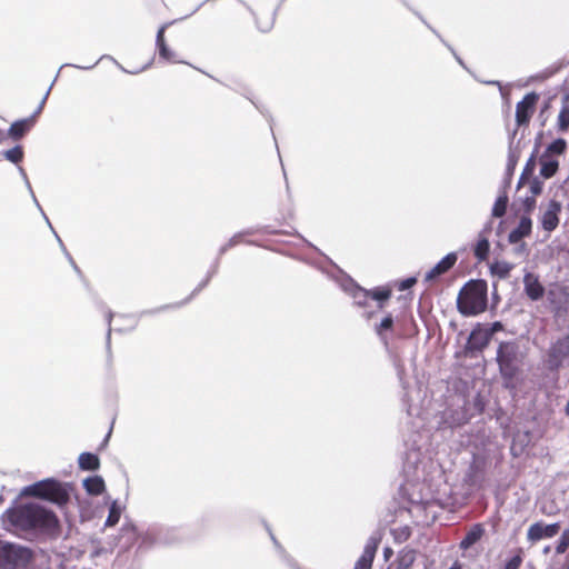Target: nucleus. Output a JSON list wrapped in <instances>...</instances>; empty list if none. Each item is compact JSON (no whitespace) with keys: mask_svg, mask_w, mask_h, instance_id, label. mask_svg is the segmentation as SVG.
Segmentation results:
<instances>
[{"mask_svg":"<svg viewBox=\"0 0 569 569\" xmlns=\"http://www.w3.org/2000/svg\"><path fill=\"white\" fill-rule=\"evenodd\" d=\"M540 176L549 179L556 174L559 168V161L548 153L540 157Z\"/></svg>","mask_w":569,"mask_h":569,"instance_id":"17","label":"nucleus"},{"mask_svg":"<svg viewBox=\"0 0 569 569\" xmlns=\"http://www.w3.org/2000/svg\"><path fill=\"white\" fill-rule=\"evenodd\" d=\"M19 172H20V174H21V177H22V179H23V181H24V184H26V187H27V189H28V191H29V193H30V196H31V198H32L33 203H34V204H36V207L39 209V211L41 212V214H42L43 219L46 220L47 224L49 226V228H50V229L52 230V232L54 233V237L57 238V240H58V242H59V244H60V247H61L62 251H63V252H64V254L67 256V258H68L69 262L71 263V266L73 267V269H74V270L79 271V269H78L77 264L74 263V261H73L72 257L68 253V251H67V249H66V247H64L63 242L61 241L60 237L57 234V232H56V231H54V229L52 228V226H51V223H50V220L48 219L47 214H46V213H44V211L42 210V208H41V206H40V203H39V201H38V199H37L36 194H34V192H33V190H32V187H31V184H30V181H29V179H28V176H27V173H26V171H24V169H23L22 167H19Z\"/></svg>","mask_w":569,"mask_h":569,"instance_id":"11","label":"nucleus"},{"mask_svg":"<svg viewBox=\"0 0 569 569\" xmlns=\"http://www.w3.org/2000/svg\"><path fill=\"white\" fill-rule=\"evenodd\" d=\"M154 529H148L144 533L140 535L142 546H151L153 543Z\"/></svg>","mask_w":569,"mask_h":569,"instance_id":"33","label":"nucleus"},{"mask_svg":"<svg viewBox=\"0 0 569 569\" xmlns=\"http://www.w3.org/2000/svg\"><path fill=\"white\" fill-rule=\"evenodd\" d=\"M521 561L522 560L520 556H515L507 561L503 569H519Z\"/></svg>","mask_w":569,"mask_h":569,"instance_id":"35","label":"nucleus"},{"mask_svg":"<svg viewBox=\"0 0 569 569\" xmlns=\"http://www.w3.org/2000/svg\"><path fill=\"white\" fill-rule=\"evenodd\" d=\"M482 328L485 330H487L489 332V336L492 338L493 333L497 332V331H500L502 330V323L499 322V321H496L491 325H488V326H482Z\"/></svg>","mask_w":569,"mask_h":569,"instance_id":"36","label":"nucleus"},{"mask_svg":"<svg viewBox=\"0 0 569 569\" xmlns=\"http://www.w3.org/2000/svg\"><path fill=\"white\" fill-rule=\"evenodd\" d=\"M531 228H532V221L529 217H522L517 226L516 229H513L510 233H509V242L511 243H517L519 242L522 238L527 237L530 234L531 232Z\"/></svg>","mask_w":569,"mask_h":569,"instance_id":"16","label":"nucleus"},{"mask_svg":"<svg viewBox=\"0 0 569 569\" xmlns=\"http://www.w3.org/2000/svg\"><path fill=\"white\" fill-rule=\"evenodd\" d=\"M157 49L160 58L171 62H180L177 60L176 53L167 46V43L158 46Z\"/></svg>","mask_w":569,"mask_h":569,"instance_id":"29","label":"nucleus"},{"mask_svg":"<svg viewBox=\"0 0 569 569\" xmlns=\"http://www.w3.org/2000/svg\"><path fill=\"white\" fill-rule=\"evenodd\" d=\"M22 495L42 498L60 506L69 500L67 486L54 479H46L27 486L23 488Z\"/></svg>","mask_w":569,"mask_h":569,"instance_id":"4","label":"nucleus"},{"mask_svg":"<svg viewBox=\"0 0 569 569\" xmlns=\"http://www.w3.org/2000/svg\"><path fill=\"white\" fill-rule=\"evenodd\" d=\"M97 63H98V61L94 64L89 66V67H82V66H76V64H71V66L74 68H78V69L89 70V69L93 68Z\"/></svg>","mask_w":569,"mask_h":569,"instance_id":"43","label":"nucleus"},{"mask_svg":"<svg viewBox=\"0 0 569 569\" xmlns=\"http://www.w3.org/2000/svg\"><path fill=\"white\" fill-rule=\"evenodd\" d=\"M52 86H53V83H51V84H50V87L48 88V90H47V92L44 93V96H43L42 100L40 101V103H39V106H38L37 110L34 111L33 117L38 116V114L42 111L43 106H44V103H46V101H47V99H48V97H49V94H50V91H51V89H52Z\"/></svg>","mask_w":569,"mask_h":569,"instance_id":"38","label":"nucleus"},{"mask_svg":"<svg viewBox=\"0 0 569 569\" xmlns=\"http://www.w3.org/2000/svg\"><path fill=\"white\" fill-rule=\"evenodd\" d=\"M569 356V336L559 339L549 350L547 365L549 369H558L562 361Z\"/></svg>","mask_w":569,"mask_h":569,"instance_id":"7","label":"nucleus"},{"mask_svg":"<svg viewBox=\"0 0 569 569\" xmlns=\"http://www.w3.org/2000/svg\"><path fill=\"white\" fill-rule=\"evenodd\" d=\"M58 77H59V73H56V76L53 78V82L57 81Z\"/></svg>","mask_w":569,"mask_h":569,"instance_id":"48","label":"nucleus"},{"mask_svg":"<svg viewBox=\"0 0 569 569\" xmlns=\"http://www.w3.org/2000/svg\"><path fill=\"white\" fill-rule=\"evenodd\" d=\"M559 529V523L545 525L543 522H535L529 527L527 531V539L535 543L543 538L555 537Z\"/></svg>","mask_w":569,"mask_h":569,"instance_id":"10","label":"nucleus"},{"mask_svg":"<svg viewBox=\"0 0 569 569\" xmlns=\"http://www.w3.org/2000/svg\"><path fill=\"white\" fill-rule=\"evenodd\" d=\"M558 127L561 131L569 128V108L563 107L558 114Z\"/></svg>","mask_w":569,"mask_h":569,"instance_id":"32","label":"nucleus"},{"mask_svg":"<svg viewBox=\"0 0 569 569\" xmlns=\"http://www.w3.org/2000/svg\"><path fill=\"white\" fill-rule=\"evenodd\" d=\"M449 569H461L458 562H455Z\"/></svg>","mask_w":569,"mask_h":569,"instance_id":"45","label":"nucleus"},{"mask_svg":"<svg viewBox=\"0 0 569 569\" xmlns=\"http://www.w3.org/2000/svg\"><path fill=\"white\" fill-rule=\"evenodd\" d=\"M490 339L491 337L489 336V332L485 330L482 326H478L469 336L468 349L472 351H481L488 346Z\"/></svg>","mask_w":569,"mask_h":569,"instance_id":"15","label":"nucleus"},{"mask_svg":"<svg viewBox=\"0 0 569 569\" xmlns=\"http://www.w3.org/2000/svg\"><path fill=\"white\" fill-rule=\"evenodd\" d=\"M32 124V118L18 120L10 126L8 133L14 140L20 139L24 136L26 132L30 130Z\"/></svg>","mask_w":569,"mask_h":569,"instance_id":"21","label":"nucleus"},{"mask_svg":"<svg viewBox=\"0 0 569 569\" xmlns=\"http://www.w3.org/2000/svg\"><path fill=\"white\" fill-rule=\"evenodd\" d=\"M30 560L28 548L0 540V569H27Z\"/></svg>","mask_w":569,"mask_h":569,"instance_id":"5","label":"nucleus"},{"mask_svg":"<svg viewBox=\"0 0 569 569\" xmlns=\"http://www.w3.org/2000/svg\"><path fill=\"white\" fill-rule=\"evenodd\" d=\"M416 561V551L405 548L399 551L395 561V569H410Z\"/></svg>","mask_w":569,"mask_h":569,"instance_id":"20","label":"nucleus"},{"mask_svg":"<svg viewBox=\"0 0 569 569\" xmlns=\"http://www.w3.org/2000/svg\"><path fill=\"white\" fill-rule=\"evenodd\" d=\"M121 512H122V508L118 503V501H116V500L112 501V503L110 505V508H109V513H108L107 520L104 522V526L106 527L116 526L120 520Z\"/></svg>","mask_w":569,"mask_h":569,"instance_id":"25","label":"nucleus"},{"mask_svg":"<svg viewBox=\"0 0 569 569\" xmlns=\"http://www.w3.org/2000/svg\"><path fill=\"white\" fill-rule=\"evenodd\" d=\"M512 268L513 266L507 261H497L491 266V271L499 278L505 279L509 276Z\"/></svg>","mask_w":569,"mask_h":569,"instance_id":"26","label":"nucleus"},{"mask_svg":"<svg viewBox=\"0 0 569 569\" xmlns=\"http://www.w3.org/2000/svg\"><path fill=\"white\" fill-rule=\"evenodd\" d=\"M58 77H59V73H56V76L53 78V82L57 81Z\"/></svg>","mask_w":569,"mask_h":569,"instance_id":"47","label":"nucleus"},{"mask_svg":"<svg viewBox=\"0 0 569 569\" xmlns=\"http://www.w3.org/2000/svg\"><path fill=\"white\" fill-rule=\"evenodd\" d=\"M538 101V94L535 92L528 93L523 97L521 101H519L516 106V121L518 126H522L529 122L533 111L535 106Z\"/></svg>","mask_w":569,"mask_h":569,"instance_id":"9","label":"nucleus"},{"mask_svg":"<svg viewBox=\"0 0 569 569\" xmlns=\"http://www.w3.org/2000/svg\"><path fill=\"white\" fill-rule=\"evenodd\" d=\"M2 520L8 528L21 531L53 532L59 525L57 516L39 503L20 505L8 509Z\"/></svg>","mask_w":569,"mask_h":569,"instance_id":"1","label":"nucleus"},{"mask_svg":"<svg viewBox=\"0 0 569 569\" xmlns=\"http://www.w3.org/2000/svg\"><path fill=\"white\" fill-rule=\"evenodd\" d=\"M211 274H212V273H210V274L207 277V279H206V280H204V281H203V282H202V283H201V284H200L196 290H194L193 295H194L196 292L200 291L204 286H207V283H208V281H209V279H210Z\"/></svg>","mask_w":569,"mask_h":569,"instance_id":"41","label":"nucleus"},{"mask_svg":"<svg viewBox=\"0 0 569 569\" xmlns=\"http://www.w3.org/2000/svg\"><path fill=\"white\" fill-rule=\"evenodd\" d=\"M341 288L352 298L355 305L361 308H367L369 300H375L377 302V308L382 309L383 302L391 297V290L388 288H375L369 291L359 287L350 278H346L341 281Z\"/></svg>","mask_w":569,"mask_h":569,"instance_id":"3","label":"nucleus"},{"mask_svg":"<svg viewBox=\"0 0 569 569\" xmlns=\"http://www.w3.org/2000/svg\"><path fill=\"white\" fill-rule=\"evenodd\" d=\"M111 319H112V313L108 312L107 313V321H108L109 326H110ZM110 333H111V328L109 327V329H108V340L110 339Z\"/></svg>","mask_w":569,"mask_h":569,"instance_id":"42","label":"nucleus"},{"mask_svg":"<svg viewBox=\"0 0 569 569\" xmlns=\"http://www.w3.org/2000/svg\"><path fill=\"white\" fill-rule=\"evenodd\" d=\"M489 241L486 238H480L477 241L476 248H475V256L479 260L486 259L488 252H489Z\"/></svg>","mask_w":569,"mask_h":569,"instance_id":"28","label":"nucleus"},{"mask_svg":"<svg viewBox=\"0 0 569 569\" xmlns=\"http://www.w3.org/2000/svg\"><path fill=\"white\" fill-rule=\"evenodd\" d=\"M561 211V203L557 200H550L543 208L540 223L543 230L551 232L559 224V213Z\"/></svg>","mask_w":569,"mask_h":569,"instance_id":"8","label":"nucleus"},{"mask_svg":"<svg viewBox=\"0 0 569 569\" xmlns=\"http://www.w3.org/2000/svg\"><path fill=\"white\" fill-rule=\"evenodd\" d=\"M568 547H569V529H566L561 533V536H560V538H559V540L557 542L556 552L561 555V553L566 552Z\"/></svg>","mask_w":569,"mask_h":569,"instance_id":"31","label":"nucleus"},{"mask_svg":"<svg viewBox=\"0 0 569 569\" xmlns=\"http://www.w3.org/2000/svg\"><path fill=\"white\" fill-rule=\"evenodd\" d=\"M416 282L417 279L415 277L407 278L399 283V290L410 289Z\"/></svg>","mask_w":569,"mask_h":569,"instance_id":"37","label":"nucleus"},{"mask_svg":"<svg viewBox=\"0 0 569 569\" xmlns=\"http://www.w3.org/2000/svg\"><path fill=\"white\" fill-rule=\"evenodd\" d=\"M239 241V236L232 237L229 242L220 248V254L224 253L228 248L233 247Z\"/></svg>","mask_w":569,"mask_h":569,"instance_id":"39","label":"nucleus"},{"mask_svg":"<svg viewBox=\"0 0 569 569\" xmlns=\"http://www.w3.org/2000/svg\"><path fill=\"white\" fill-rule=\"evenodd\" d=\"M508 207V196L506 192H501L498 198L496 199L491 214L493 218H501L506 214Z\"/></svg>","mask_w":569,"mask_h":569,"instance_id":"24","label":"nucleus"},{"mask_svg":"<svg viewBox=\"0 0 569 569\" xmlns=\"http://www.w3.org/2000/svg\"><path fill=\"white\" fill-rule=\"evenodd\" d=\"M2 156L13 163H19L23 158V150L20 146H16L12 149L4 151Z\"/></svg>","mask_w":569,"mask_h":569,"instance_id":"27","label":"nucleus"},{"mask_svg":"<svg viewBox=\"0 0 569 569\" xmlns=\"http://www.w3.org/2000/svg\"><path fill=\"white\" fill-rule=\"evenodd\" d=\"M523 287L527 297L532 301L541 299L545 295V288L540 283L538 276L531 272H527L523 276Z\"/></svg>","mask_w":569,"mask_h":569,"instance_id":"13","label":"nucleus"},{"mask_svg":"<svg viewBox=\"0 0 569 569\" xmlns=\"http://www.w3.org/2000/svg\"><path fill=\"white\" fill-rule=\"evenodd\" d=\"M83 487L89 495L98 496L104 490V481L100 476L89 477L83 480Z\"/></svg>","mask_w":569,"mask_h":569,"instance_id":"23","label":"nucleus"},{"mask_svg":"<svg viewBox=\"0 0 569 569\" xmlns=\"http://www.w3.org/2000/svg\"><path fill=\"white\" fill-rule=\"evenodd\" d=\"M458 257L455 252H450L445 256L433 268H431L425 276V281H432L441 274L446 273L451 269Z\"/></svg>","mask_w":569,"mask_h":569,"instance_id":"14","label":"nucleus"},{"mask_svg":"<svg viewBox=\"0 0 569 569\" xmlns=\"http://www.w3.org/2000/svg\"><path fill=\"white\" fill-rule=\"evenodd\" d=\"M566 147H567V143L563 139H557L548 146L546 153L549 154V152H550V153H555V154H561L565 152Z\"/></svg>","mask_w":569,"mask_h":569,"instance_id":"30","label":"nucleus"},{"mask_svg":"<svg viewBox=\"0 0 569 569\" xmlns=\"http://www.w3.org/2000/svg\"><path fill=\"white\" fill-rule=\"evenodd\" d=\"M148 67H149V63H148L147 66H144L143 68H141L140 70L129 71V72H130L131 74H136V73H139L140 71L146 70Z\"/></svg>","mask_w":569,"mask_h":569,"instance_id":"44","label":"nucleus"},{"mask_svg":"<svg viewBox=\"0 0 569 569\" xmlns=\"http://www.w3.org/2000/svg\"><path fill=\"white\" fill-rule=\"evenodd\" d=\"M485 533V528L481 523L473 525L470 530L466 533L465 538L460 541L459 547L463 550L469 549L476 542H478Z\"/></svg>","mask_w":569,"mask_h":569,"instance_id":"18","label":"nucleus"},{"mask_svg":"<svg viewBox=\"0 0 569 569\" xmlns=\"http://www.w3.org/2000/svg\"><path fill=\"white\" fill-rule=\"evenodd\" d=\"M58 77H59V73H56V76L53 78V82L57 81Z\"/></svg>","mask_w":569,"mask_h":569,"instance_id":"49","label":"nucleus"},{"mask_svg":"<svg viewBox=\"0 0 569 569\" xmlns=\"http://www.w3.org/2000/svg\"><path fill=\"white\" fill-rule=\"evenodd\" d=\"M457 306L463 316H476L487 308V283L483 280L468 282L459 292Z\"/></svg>","mask_w":569,"mask_h":569,"instance_id":"2","label":"nucleus"},{"mask_svg":"<svg viewBox=\"0 0 569 569\" xmlns=\"http://www.w3.org/2000/svg\"><path fill=\"white\" fill-rule=\"evenodd\" d=\"M393 327V318L391 315L385 316L379 323L375 325V332L379 337L380 341L385 345V347L389 346V336L388 332Z\"/></svg>","mask_w":569,"mask_h":569,"instance_id":"19","label":"nucleus"},{"mask_svg":"<svg viewBox=\"0 0 569 569\" xmlns=\"http://www.w3.org/2000/svg\"><path fill=\"white\" fill-rule=\"evenodd\" d=\"M393 555V550L391 547H385L383 548V559L385 561H389L390 558L392 557Z\"/></svg>","mask_w":569,"mask_h":569,"instance_id":"40","label":"nucleus"},{"mask_svg":"<svg viewBox=\"0 0 569 569\" xmlns=\"http://www.w3.org/2000/svg\"><path fill=\"white\" fill-rule=\"evenodd\" d=\"M380 542V537L372 535L366 542L362 555L358 559L353 569H371L372 562Z\"/></svg>","mask_w":569,"mask_h":569,"instance_id":"12","label":"nucleus"},{"mask_svg":"<svg viewBox=\"0 0 569 569\" xmlns=\"http://www.w3.org/2000/svg\"><path fill=\"white\" fill-rule=\"evenodd\" d=\"M263 31H268L270 29V26H266L264 28H261Z\"/></svg>","mask_w":569,"mask_h":569,"instance_id":"46","label":"nucleus"},{"mask_svg":"<svg viewBox=\"0 0 569 569\" xmlns=\"http://www.w3.org/2000/svg\"><path fill=\"white\" fill-rule=\"evenodd\" d=\"M80 469L93 471L100 466V460L97 455L91 452H82L78 458Z\"/></svg>","mask_w":569,"mask_h":569,"instance_id":"22","label":"nucleus"},{"mask_svg":"<svg viewBox=\"0 0 569 569\" xmlns=\"http://www.w3.org/2000/svg\"><path fill=\"white\" fill-rule=\"evenodd\" d=\"M169 23H164L162 24L158 32H157V38H156V46H161V44H164L166 41H164V31L166 29L168 28Z\"/></svg>","mask_w":569,"mask_h":569,"instance_id":"34","label":"nucleus"},{"mask_svg":"<svg viewBox=\"0 0 569 569\" xmlns=\"http://www.w3.org/2000/svg\"><path fill=\"white\" fill-rule=\"evenodd\" d=\"M497 361L502 377L513 378L519 363L518 343L515 341L501 342L497 351Z\"/></svg>","mask_w":569,"mask_h":569,"instance_id":"6","label":"nucleus"}]
</instances>
